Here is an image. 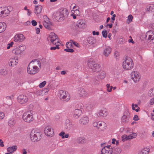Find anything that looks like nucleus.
Wrapping results in <instances>:
<instances>
[{"instance_id": "f257e3e1", "label": "nucleus", "mask_w": 154, "mask_h": 154, "mask_svg": "<svg viewBox=\"0 0 154 154\" xmlns=\"http://www.w3.org/2000/svg\"><path fill=\"white\" fill-rule=\"evenodd\" d=\"M41 67L40 62L38 60H34L29 63L27 68V72L30 75H35L38 73Z\"/></svg>"}, {"instance_id": "f03ea898", "label": "nucleus", "mask_w": 154, "mask_h": 154, "mask_svg": "<svg viewBox=\"0 0 154 154\" xmlns=\"http://www.w3.org/2000/svg\"><path fill=\"white\" fill-rule=\"evenodd\" d=\"M134 66L133 61L132 58L128 57H126L124 59L122 63L123 68L125 70L132 69Z\"/></svg>"}, {"instance_id": "7ed1b4c3", "label": "nucleus", "mask_w": 154, "mask_h": 154, "mask_svg": "<svg viewBox=\"0 0 154 154\" xmlns=\"http://www.w3.org/2000/svg\"><path fill=\"white\" fill-rule=\"evenodd\" d=\"M41 132L40 130L37 128L34 129L30 133V139L33 142H37L41 139Z\"/></svg>"}, {"instance_id": "20e7f679", "label": "nucleus", "mask_w": 154, "mask_h": 154, "mask_svg": "<svg viewBox=\"0 0 154 154\" xmlns=\"http://www.w3.org/2000/svg\"><path fill=\"white\" fill-rule=\"evenodd\" d=\"M87 64L89 67L91 68L94 72H98L101 70L100 65L95 63L92 58H90L88 60Z\"/></svg>"}, {"instance_id": "39448f33", "label": "nucleus", "mask_w": 154, "mask_h": 154, "mask_svg": "<svg viewBox=\"0 0 154 154\" xmlns=\"http://www.w3.org/2000/svg\"><path fill=\"white\" fill-rule=\"evenodd\" d=\"M58 96L61 100L64 102H68L70 99L69 93L65 91L60 90L59 91Z\"/></svg>"}, {"instance_id": "423d86ee", "label": "nucleus", "mask_w": 154, "mask_h": 154, "mask_svg": "<svg viewBox=\"0 0 154 154\" xmlns=\"http://www.w3.org/2000/svg\"><path fill=\"white\" fill-rule=\"evenodd\" d=\"M26 48V46L21 44L18 46L14 47L12 50L13 54L15 55H21Z\"/></svg>"}, {"instance_id": "0eeeda50", "label": "nucleus", "mask_w": 154, "mask_h": 154, "mask_svg": "<svg viewBox=\"0 0 154 154\" xmlns=\"http://www.w3.org/2000/svg\"><path fill=\"white\" fill-rule=\"evenodd\" d=\"M92 125L94 127L101 131L106 130L107 127L106 123L102 121L94 122Z\"/></svg>"}, {"instance_id": "6e6552de", "label": "nucleus", "mask_w": 154, "mask_h": 154, "mask_svg": "<svg viewBox=\"0 0 154 154\" xmlns=\"http://www.w3.org/2000/svg\"><path fill=\"white\" fill-rule=\"evenodd\" d=\"M22 119L24 122L28 123L31 122L34 120L32 113L29 111L23 113Z\"/></svg>"}, {"instance_id": "1a4fd4ad", "label": "nucleus", "mask_w": 154, "mask_h": 154, "mask_svg": "<svg viewBox=\"0 0 154 154\" xmlns=\"http://www.w3.org/2000/svg\"><path fill=\"white\" fill-rule=\"evenodd\" d=\"M131 79L135 83L138 82L140 80L141 75L140 73L136 71H132L131 74Z\"/></svg>"}, {"instance_id": "9d476101", "label": "nucleus", "mask_w": 154, "mask_h": 154, "mask_svg": "<svg viewBox=\"0 0 154 154\" xmlns=\"http://www.w3.org/2000/svg\"><path fill=\"white\" fill-rule=\"evenodd\" d=\"M76 108L77 109H75L73 112V116L75 119H78L81 115L82 113V111L80 109H81L82 106L81 104H78L76 106Z\"/></svg>"}, {"instance_id": "9b49d317", "label": "nucleus", "mask_w": 154, "mask_h": 154, "mask_svg": "<svg viewBox=\"0 0 154 154\" xmlns=\"http://www.w3.org/2000/svg\"><path fill=\"white\" fill-rule=\"evenodd\" d=\"M17 102L19 103L23 104L26 103L28 100V97L25 94L19 95L17 98Z\"/></svg>"}, {"instance_id": "f8f14e48", "label": "nucleus", "mask_w": 154, "mask_h": 154, "mask_svg": "<svg viewBox=\"0 0 154 154\" xmlns=\"http://www.w3.org/2000/svg\"><path fill=\"white\" fill-rule=\"evenodd\" d=\"M48 40L53 44H56V42H60L57 35L54 32L50 33L48 38Z\"/></svg>"}, {"instance_id": "ddd939ff", "label": "nucleus", "mask_w": 154, "mask_h": 154, "mask_svg": "<svg viewBox=\"0 0 154 154\" xmlns=\"http://www.w3.org/2000/svg\"><path fill=\"white\" fill-rule=\"evenodd\" d=\"M78 94L80 97H88L89 96L88 92L82 88H80L78 89Z\"/></svg>"}, {"instance_id": "4468645a", "label": "nucleus", "mask_w": 154, "mask_h": 154, "mask_svg": "<svg viewBox=\"0 0 154 154\" xmlns=\"http://www.w3.org/2000/svg\"><path fill=\"white\" fill-rule=\"evenodd\" d=\"M112 148L110 146H104L101 150V154H112Z\"/></svg>"}, {"instance_id": "2eb2a0df", "label": "nucleus", "mask_w": 154, "mask_h": 154, "mask_svg": "<svg viewBox=\"0 0 154 154\" xmlns=\"http://www.w3.org/2000/svg\"><path fill=\"white\" fill-rule=\"evenodd\" d=\"M9 13V11L6 7H2L0 8V15L2 17H5L7 16Z\"/></svg>"}, {"instance_id": "dca6fc26", "label": "nucleus", "mask_w": 154, "mask_h": 154, "mask_svg": "<svg viewBox=\"0 0 154 154\" xmlns=\"http://www.w3.org/2000/svg\"><path fill=\"white\" fill-rule=\"evenodd\" d=\"M44 132L47 136L51 137L53 135L54 131L53 129L51 127H47L45 128Z\"/></svg>"}, {"instance_id": "f3484780", "label": "nucleus", "mask_w": 154, "mask_h": 154, "mask_svg": "<svg viewBox=\"0 0 154 154\" xmlns=\"http://www.w3.org/2000/svg\"><path fill=\"white\" fill-rule=\"evenodd\" d=\"M14 38V40L15 42H22L24 40L25 38L23 34H19L15 35Z\"/></svg>"}, {"instance_id": "a211bd4d", "label": "nucleus", "mask_w": 154, "mask_h": 154, "mask_svg": "<svg viewBox=\"0 0 154 154\" xmlns=\"http://www.w3.org/2000/svg\"><path fill=\"white\" fill-rule=\"evenodd\" d=\"M65 128L67 130H70L73 128L72 124L69 119H67L65 121L64 125Z\"/></svg>"}, {"instance_id": "6ab92c4d", "label": "nucleus", "mask_w": 154, "mask_h": 154, "mask_svg": "<svg viewBox=\"0 0 154 154\" xmlns=\"http://www.w3.org/2000/svg\"><path fill=\"white\" fill-rule=\"evenodd\" d=\"M89 121V118L86 116H84L82 117L79 120V123L82 125H86Z\"/></svg>"}, {"instance_id": "aec40b11", "label": "nucleus", "mask_w": 154, "mask_h": 154, "mask_svg": "<svg viewBox=\"0 0 154 154\" xmlns=\"http://www.w3.org/2000/svg\"><path fill=\"white\" fill-rule=\"evenodd\" d=\"M130 113L128 111L124 112L122 118V121L125 122H127L130 118Z\"/></svg>"}, {"instance_id": "412c9836", "label": "nucleus", "mask_w": 154, "mask_h": 154, "mask_svg": "<svg viewBox=\"0 0 154 154\" xmlns=\"http://www.w3.org/2000/svg\"><path fill=\"white\" fill-rule=\"evenodd\" d=\"M111 51V48L109 46L105 47L103 51V55L106 57H107L110 54Z\"/></svg>"}, {"instance_id": "4be33fe9", "label": "nucleus", "mask_w": 154, "mask_h": 154, "mask_svg": "<svg viewBox=\"0 0 154 154\" xmlns=\"http://www.w3.org/2000/svg\"><path fill=\"white\" fill-rule=\"evenodd\" d=\"M97 113L99 116L105 117L107 116L108 112L106 109L104 108L99 110Z\"/></svg>"}, {"instance_id": "5701e85b", "label": "nucleus", "mask_w": 154, "mask_h": 154, "mask_svg": "<svg viewBox=\"0 0 154 154\" xmlns=\"http://www.w3.org/2000/svg\"><path fill=\"white\" fill-rule=\"evenodd\" d=\"M146 34L149 35L148 40L152 41V43H154V32L149 31L147 32Z\"/></svg>"}, {"instance_id": "b1692460", "label": "nucleus", "mask_w": 154, "mask_h": 154, "mask_svg": "<svg viewBox=\"0 0 154 154\" xmlns=\"http://www.w3.org/2000/svg\"><path fill=\"white\" fill-rule=\"evenodd\" d=\"M18 61L17 59L11 58L9 60V64L10 66H14L17 65Z\"/></svg>"}, {"instance_id": "393cba45", "label": "nucleus", "mask_w": 154, "mask_h": 154, "mask_svg": "<svg viewBox=\"0 0 154 154\" xmlns=\"http://www.w3.org/2000/svg\"><path fill=\"white\" fill-rule=\"evenodd\" d=\"M42 7L41 5H36L35 6L34 12L36 14H39L42 11Z\"/></svg>"}, {"instance_id": "a878e982", "label": "nucleus", "mask_w": 154, "mask_h": 154, "mask_svg": "<svg viewBox=\"0 0 154 154\" xmlns=\"http://www.w3.org/2000/svg\"><path fill=\"white\" fill-rule=\"evenodd\" d=\"M17 146H12L8 147L7 149V150L10 153L12 154L17 149Z\"/></svg>"}, {"instance_id": "bb28decb", "label": "nucleus", "mask_w": 154, "mask_h": 154, "mask_svg": "<svg viewBox=\"0 0 154 154\" xmlns=\"http://www.w3.org/2000/svg\"><path fill=\"white\" fill-rule=\"evenodd\" d=\"M61 17H63L67 16L69 14V12L67 9L64 8L63 9H61L60 10Z\"/></svg>"}, {"instance_id": "cd10ccee", "label": "nucleus", "mask_w": 154, "mask_h": 154, "mask_svg": "<svg viewBox=\"0 0 154 154\" xmlns=\"http://www.w3.org/2000/svg\"><path fill=\"white\" fill-rule=\"evenodd\" d=\"M150 151L149 148L147 147H145L142 149L138 154H149Z\"/></svg>"}, {"instance_id": "c85d7f7f", "label": "nucleus", "mask_w": 154, "mask_h": 154, "mask_svg": "<svg viewBox=\"0 0 154 154\" xmlns=\"http://www.w3.org/2000/svg\"><path fill=\"white\" fill-rule=\"evenodd\" d=\"M6 27V23L4 22H0V33L3 32Z\"/></svg>"}, {"instance_id": "c756f323", "label": "nucleus", "mask_w": 154, "mask_h": 154, "mask_svg": "<svg viewBox=\"0 0 154 154\" xmlns=\"http://www.w3.org/2000/svg\"><path fill=\"white\" fill-rule=\"evenodd\" d=\"M106 76L105 72L102 71L98 74L97 77L100 79H103L105 78Z\"/></svg>"}, {"instance_id": "7c9ffc66", "label": "nucleus", "mask_w": 154, "mask_h": 154, "mask_svg": "<svg viewBox=\"0 0 154 154\" xmlns=\"http://www.w3.org/2000/svg\"><path fill=\"white\" fill-rule=\"evenodd\" d=\"M86 141V139L84 137H80L77 139V142L81 144H84Z\"/></svg>"}, {"instance_id": "2f4dec72", "label": "nucleus", "mask_w": 154, "mask_h": 154, "mask_svg": "<svg viewBox=\"0 0 154 154\" xmlns=\"http://www.w3.org/2000/svg\"><path fill=\"white\" fill-rule=\"evenodd\" d=\"M121 152L120 148L116 147L112 149V153L114 154H119Z\"/></svg>"}, {"instance_id": "473e14b6", "label": "nucleus", "mask_w": 154, "mask_h": 154, "mask_svg": "<svg viewBox=\"0 0 154 154\" xmlns=\"http://www.w3.org/2000/svg\"><path fill=\"white\" fill-rule=\"evenodd\" d=\"M87 41L89 44L92 45L95 43L96 40L94 38L92 37H90L88 38Z\"/></svg>"}, {"instance_id": "72a5a7b5", "label": "nucleus", "mask_w": 154, "mask_h": 154, "mask_svg": "<svg viewBox=\"0 0 154 154\" xmlns=\"http://www.w3.org/2000/svg\"><path fill=\"white\" fill-rule=\"evenodd\" d=\"M54 16L56 18V19H60L61 18H62L61 17V14L60 10L54 13Z\"/></svg>"}, {"instance_id": "f704fd0d", "label": "nucleus", "mask_w": 154, "mask_h": 154, "mask_svg": "<svg viewBox=\"0 0 154 154\" xmlns=\"http://www.w3.org/2000/svg\"><path fill=\"white\" fill-rule=\"evenodd\" d=\"M77 26L79 28H83L85 26V24L82 20H79L77 22Z\"/></svg>"}, {"instance_id": "c9c22d12", "label": "nucleus", "mask_w": 154, "mask_h": 154, "mask_svg": "<svg viewBox=\"0 0 154 154\" xmlns=\"http://www.w3.org/2000/svg\"><path fill=\"white\" fill-rule=\"evenodd\" d=\"M146 8L147 10L149 12L154 11V5L151 4L148 5Z\"/></svg>"}, {"instance_id": "e433bc0d", "label": "nucleus", "mask_w": 154, "mask_h": 154, "mask_svg": "<svg viewBox=\"0 0 154 154\" xmlns=\"http://www.w3.org/2000/svg\"><path fill=\"white\" fill-rule=\"evenodd\" d=\"M43 25L46 28L48 29H51V23L50 21L46 22H44Z\"/></svg>"}, {"instance_id": "4c0bfd02", "label": "nucleus", "mask_w": 154, "mask_h": 154, "mask_svg": "<svg viewBox=\"0 0 154 154\" xmlns=\"http://www.w3.org/2000/svg\"><path fill=\"white\" fill-rule=\"evenodd\" d=\"M8 71L5 69H1L0 70V75H6L8 74Z\"/></svg>"}, {"instance_id": "58836bf2", "label": "nucleus", "mask_w": 154, "mask_h": 154, "mask_svg": "<svg viewBox=\"0 0 154 154\" xmlns=\"http://www.w3.org/2000/svg\"><path fill=\"white\" fill-rule=\"evenodd\" d=\"M148 95L150 97L154 96V87L151 89L149 91Z\"/></svg>"}, {"instance_id": "ea45409f", "label": "nucleus", "mask_w": 154, "mask_h": 154, "mask_svg": "<svg viewBox=\"0 0 154 154\" xmlns=\"http://www.w3.org/2000/svg\"><path fill=\"white\" fill-rule=\"evenodd\" d=\"M93 83L94 85H99L100 83V81L99 79L94 78L93 80Z\"/></svg>"}, {"instance_id": "a19ab883", "label": "nucleus", "mask_w": 154, "mask_h": 154, "mask_svg": "<svg viewBox=\"0 0 154 154\" xmlns=\"http://www.w3.org/2000/svg\"><path fill=\"white\" fill-rule=\"evenodd\" d=\"M57 44H54L56 46L55 47H51L50 48L51 50H55L56 49H59L60 48L59 46L60 44V42H58L56 43Z\"/></svg>"}, {"instance_id": "79ce46f5", "label": "nucleus", "mask_w": 154, "mask_h": 154, "mask_svg": "<svg viewBox=\"0 0 154 154\" xmlns=\"http://www.w3.org/2000/svg\"><path fill=\"white\" fill-rule=\"evenodd\" d=\"M106 91L108 92H111L112 91L113 87L110 86L109 84H107L106 85Z\"/></svg>"}, {"instance_id": "37998d69", "label": "nucleus", "mask_w": 154, "mask_h": 154, "mask_svg": "<svg viewBox=\"0 0 154 154\" xmlns=\"http://www.w3.org/2000/svg\"><path fill=\"white\" fill-rule=\"evenodd\" d=\"M65 134V133L64 132H62L59 134V135L61 136L62 138L63 139L65 138H67L69 137V135L68 134H66L63 136V135Z\"/></svg>"}, {"instance_id": "c03bdc74", "label": "nucleus", "mask_w": 154, "mask_h": 154, "mask_svg": "<svg viewBox=\"0 0 154 154\" xmlns=\"http://www.w3.org/2000/svg\"><path fill=\"white\" fill-rule=\"evenodd\" d=\"M71 13L74 15H79V11L78 9L72 10Z\"/></svg>"}, {"instance_id": "a18cd8bd", "label": "nucleus", "mask_w": 154, "mask_h": 154, "mask_svg": "<svg viewBox=\"0 0 154 154\" xmlns=\"http://www.w3.org/2000/svg\"><path fill=\"white\" fill-rule=\"evenodd\" d=\"M133 17L131 15H129L128 17V19L127 20L126 22L128 23H129L132 20Z\"/></svg>"}, {"instance_id": "49530a36", "label": "nucleus", "mask_w": 154, "mask_h": 154, "mask_svg": "<svg viewBox=\"0 0 154 154\" xmlns=\"http://www.w3.org/2000/svg\"><path fill=\"white\" fill-rule=\"evenodd\" d=\"M137 136V135L136 133H133L130 135H128L129 137H128L129 138V140H130L136 138Z\"/></svg>"}, {"instance_id": "de8ad7c7", "label": "nucleus", "mask_w": 154, "mask_h": 154, "mask_svg": "<svg viewBox=\"0 0 154 154\" xmlns=\"http://www.w3.org/2000/svg\"><path fill=\"white\" fill-rule=\"evenodd\" d=\"M129 137L128 136H127L126 135H124L122 136V140L123 141H126L128 140H129Z\"/></svg>"}, {"instance_id": "09e8293b", "label": "nucleus", "mask_w": 154, "mask_h": 154, "mask_svg": "<svg viewBox=\"0 0 154 154\" xmlns=\"http://www.w3.org/2000/svg\"><path fill=\"white\" fill-rule=\"evenodd\" d=\"M46 83V81H44L39 84V87L41 88H42L44 87V86L45 85Z\"/></svg>"}, {"instance_id": "8fccbe9b", "label": "nucleus", "mask_w": 154, "mask_h": 154, "mask_svg": "<svg viewBox=\"0 0 154 154\" xmlns=\"http://www.w3.org/2000/svg\"><path fill=\"white\" fill-rule=\"evenodd\" d=\"M71 9H72V10H75L78 9L77 8V6L75 4L72 3L71 4L70 6Z\"/></svg>"}, {"instance_id": "3c124183", "label": "nucleus", "mask_w": 154, "mask_h": 154, "mask_svg": "<svg viewBox=\"0 0 154 154\" xmlns=\"http://www.w3.org/2000/svg\"><path fill=\"white\" fill-rule=\"evenodd\" d=\"M119 52L117 51H115L114 53V56L115 57L116 59H118L119 58Z\"/></svg>"}, {"instance_id": "603ef678", "label": "nucleus", "mask_w": 154, "mask_h": 154, "mask_svg": "<svg viewBox=\"0 0 154 154\" xmlns=\"http://www.w3.org/2000/svg\"><path fill=\"white\" fill-rule=\"evenodd\" d=\"M107 32L106 30L103 31L102 32V34L104 38H106L107 36Z\"/></svg>"}, {"instance_id": "864d4df0", "label": "nucleus", "mask_w": 154, "mask_h": 154, "mask_svg": "<svg viewBox=\"0 0 154 154\" xmlns=\"http://www.w3.org/2000/svg\"><path fill=\"white\" fill-rule=\"evenodd\" d=\"M44 22H49V19L46 15H44L43 16Z\"/></svg>"}, {"instance_id": "5fc2aeb1", "label": "nucleus", "mask_w": 154, "mask_h": 154, "mask_svg": "<svg viewBox=\"0 0 154 154\" xmlns=\"http://www.w3.org/2000/svg\"><path fill=\"white\" fill-rule=\"evenodd\" d=\"M15 122L14 120H11L8 122V124L10 126H13Z\"/></svg>"}, {"instance_id": "6e6d98bb", "label": "nucleus", "mask_w": 154, "mask_h": 154, "mask_svg": "<svg viewBox=\"0 0 154 154\" xmlns=\"http://www.w3.org/2000/svg\"><path fill=\"white\" fill-rule=\"evenodd\" d=\"M42 91L41 90H39L37 91L36 94L38 96H40L42 94Z\"/></svg>"}, {"instance_id": "4d7b16f0", "label": "nucleus", "mask_w": 154, "mask_h": 154, "mask_svg": "<svg viewBox=\"0 0 154 154\" xmlns=\"http://www.w3.org/2000/svg\"><path fill=\"white\" fill-rule=\"evenodd\" d=\"M64 50L66 51L71 53H72L74 51V50L73 49L69 48L65 49Z\"/></svg>"}, {"instance_id": "13d9d810", "label": "nucleus", "mask_w": 154, "mask_h": 154, "mask_svg": "<svg viewBox=\"0 0 154 154\" xmlns=\"http://www.w3.org/2000/svg\"><path fill=\"white\" fill-rule=\"evenodd\" d=\"M132 109L133 110H135L137 112H138V111H139V110H139L140 109L139 107H138V108H137V109H135V107L134 106V103H133L132 104Z\"/></svg>"}, {"instance_id": "bf43d9fd", "label": "nucleus", "mask_w": 154, "mask_h": 154, "mask_svg": "<svg viewBox=\"0 0 154 154\" xmlns=\"http://www.w3.org/2000/svg\"><path fill=\"white\" fill-rule=\"evenodd\" d=\"M72 42L70 41V42H67L66 44V46L67 48H70L71 47Z\"/></svg>"}, {"instance_id": "052dcab7", "label": "nucleus", "mask_w": 154, "mask_h": 154, "mask_svg": "<svg viewBox=\"0 0 154 154\" xmlns=\"http://www.w3.org/2000/svg\"><path fill=\"white\" fill-rule=\"evenodd\" d=\"M4 117V113L3 112H0V120L2 119Z\"/></svg>"}, {"instance_id": "680f3d73", "label": "nucleus", "mask_w": 154, "mask_h": 154, "mask_svg": "<svg viewBox=\"0 0 154 154\" xmlns=\"http://www.w3.org/2000/svg\"><path fill=\"white\" fill-rule=\"evenodd\" d=\"M71 41L72 42V44L74 45L75 46L77 47H79V45L76 42L73 41L72 40H71Z\"/></svg>"}, {"instance_id": "e2e57ef3", "label": "nucleus", "mask_w": 154, "mask_h": 154, "mask_svg": "<svg viewBox=\"0 0 154 154\" xmlns=\"http://www.w3.org/2000/svg\"><path fill=\"white\" fill-rule=\"evenodd\" d=\"M149 104L150 105H153L154 104V97L150 100Z\"/></svg>"}, {"instance_id": "0e129e2a", "label": "nucleus", "mask_w": 154, "mask_h": 154, "mask_svg": "<svg viewBox=\"0 0 154 154\" xmlns=\"http://www.w3.org/2000/svg\"><path fill=\"white\" fill-rule=\"evenodd\" d=\"M133 120L134 121H137L139 120L138 116L137 115H135L133 117Z\"/></svg>"}, {"instance_id": "69168bd1", "label": "nucleus", "mask_w": 154, "mask_h": 154, "mask_svg": "<svg viewBox=\"0 0 154 154\" xmlns=\"http://www.w3.org/2000/svg\"><path fill=\"white\" fill-rule=\"evenodd\" d=\"M31 23L32 26H36L37 24V23L36 21L35 20H32L31 21Z\"/></svg>"}, {"instance_id": "338daca9", "label": "nucleus", "mask_w": 154, "mask_h": 154, "mask_svg": "<svg viewBox=\"0 0 154 154\" xmlns=\"http://www.w3.org/2000/svg\"><path fill=\"white\" fill-rule=\"evenodd\" d=\"M116 17V15L115 14H113V15H112V17L111 18V19L112 20V23H114V21L115 20V17Z\"/></svg>"}, {"instance_id": "774afa93", "label": "nucleus", "mask_w": 154, "mask_h": 154, "mask_svg": "<svg viewBox=\"0 0 154 154\" xmlns=\"http://www.w3.org/2000/svg\"><path fill=\"white\" fill-rule=\"evenodd\" d=\"M93 35H98L99 34V32H96L95 31H93L92 32Z\"/></svg>"}]
</instances>
